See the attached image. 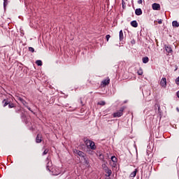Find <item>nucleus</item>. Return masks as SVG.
Instances as JSON below:
<instances>
[{
	"label": "nucleus",
	"instance_id": "27",
	"mask_svg": "<svg viewBox=\"0 0 179 179\" xmlns=\"http://www.w3.org/2000/svg\"><path fill=\"white\" fill-rule=\"evenodd\" d=\"M4 1H3V6H4V8L6 6V5H7V2H8V0H3Z\"/></svg>",
	"mask_w": 179,
	"mask_h": 179
},
{
	"label": "nucleus",
	"instance_id": "33",
	"mask_svg": "<svg viewBox=\"0 0 179 179\" xmlns=\"http://www.w3.org/2000/svg\"><path fill=\"white\" fill-rule=\"evenodd\" d=\"M177 97L179 99V90L176 93Z\"/></svg>",
	"mask_w": 179,
	"mask_h": 179
},
{
	"label": "nucleus",
	"instance_id": "23",
	"mask_svg": "<svg viewBox=\"0 0 179 179\" xmlns=\"http://www.w3.org/2000/svg\"><path fill=\"white\" fill-rule=\"evenodd\" d=\"M3 103H4L3 107H6V106L9 104V103H8V101H6V100H4Z\"/></svg>",
	"mask_w": 179,
	"mask_h": 179
},
{
	"label": "nucleus",
	"instance_id": "7",
	"mask_svg": "<svg viewBox=\"0 0 179 179\" xmlns=\"http://www.w3.org/2000/svg\"><path fill=\"white\" fill-rule=\"evenodd\" d=\"M105 173H106L107 175L106 177H110L111 176V174L113 173V172L111 171V170L108 168H107L106 169H104Z\"/></svg>",
	"mask_w": 179,
	"mask_h": 179
},
{
	"label": "nucleus",
	"instance_id": "29",
	"mask_svg": "<svg viewBox=\"0 0 179 179\" xmlns=\"http://www.w3.org/2000/svg\"><path fill=\"white\" fill-rule=\"evenodd\" d=\"M110 37H111L110 35H106V38L107 41H108V40H110Z\"/></svg>",
	"mask_w": 179,
	"mask_h": 179
},
{
	"label": "nucleus",
	"instance_id": "2",
	"mask_svg": "<svg viewBox=\"0 0 179 179\" xmlns=\"http://www.w3.org/2000/svg\"><path fill=\"white\" fill-rule=\"evenodd\" d=\"M73 152L78 155V156H80V157H83L84 160H85V163H87V161L86 160V158H85L86 155L85 154V152L79 150H74Z\"/></svg>",
	"mask_w": 179,
	"mask_h": 179
},
{
	"label": "nucleus",
	"instance_id": "16",
	"mask_svg": "<svg viewBox=\"0 0 179 179\" xmlns=\"http://www.w3.org/2000/svg\"><path fill=\"white\" fill-rule=\"evenodd\" d=\"M173 27H179V23L177 21H173L172 22Z\"/></svg>",
	"mask_w": 179,
	"mask_h": 179
},
{
	"label": "nucleus",
	"instance_id": "24",
	"mask_svg": "<svg viewBox=\"0 0 179 179\" xmlns=\"http://www.w3.org/2000/svg\"><path fill=\"white\" fill-rule=\"evenodd\" d=\"M137 73L138 75L141 76V75H143V71H142V70H139Z\"/></svg>",
	"mask_w": 179,
	"mask_h": 179
},
{
	"label": "nucleus",
	"instance_id": "22",
	"mask_svg": "<svg viewBox=\"0 0 179 179\" xmlns=\"http://www.w3.org/2000/svg\"><path fill=\"white\" fill-rule=\"evenodd\" d=\"M102 168H103V170H106V169H108V166H107V165L106 164H103Z\"/></svg>",
	"mask_w": 179,
	"mask_h": 179
},
{
	"label": "nucleus",
	"instance_id": "8",
	"mask_svg": "<svg viewBox=\"0 0 179 179\" xmlns=\"http://www.w3.org/2000/svg\"><path fill=\"white\" fill-rule=\"evenodd\" d=\"M110 83V78H107L106 80H103L101 82V85H103V86H107V85H108Z\"/></svg>",
	"mask_w": 179,
	"mask_h": 179
},
{
	"label": "nucleus",
	"instance_id": "26",
	"mask_svg": "<svg viewBox=\"0 0 179 179\" xmlns=\"http://www.w3.org/2000/svg\"><path fill=\"white\" fill-rule=\"evenodd\" d=\"M29 51H30L31 52H34V49L32 47H29Z\"/></svg>",
	"mask_w": 179,
	"mask_h": 179
},
{
	"label": "nucleus",
	"instance_id": "11",
	"mask_svg": "<svg viewBox=\"0 0 179 179\" xmlns=\"http://www.w3.org/2000/svg\"><path fill=\"white\" fill-rule=\"evenodd\" d=\"M119 37H120V41H122L124 40V32H122V30L120 31Z\"/></svg>",
	"mask_w": 179,
	"mask_h": 179
},
{
	"label": "nucleus",
	"instance_id": "1",
	"mask_svg": "<svg viewBox=\"0 0 179 179\" xmlns=\"http://www.w3.org/2000/svg\"><path fill=\"white\" fill-rule=\"evenodd\" d=\"M85 145H87L88 149H92V150H95L96 149V145L94 144V142L90 140H87L85 141Z\"/></svg>",
	"mask_w": 179,
	"mask_h": 179
},
{
	"label": "nucleus",
	"instance_id": "3",
	"mask_svg": "<svg viewBox=\"0 0 179 179\" xmlns=\"http://www.w3.org/2000/svg\"><path fill=\"white\" fill-rule=\"evenodd\" d=\"M122 113H124V108H121L119 111L113 113L114 118H119V117L122 115Z\"/></svg>",
	"mask_w": 179,
	"mask_h": 179
},
{
	"label": "nucleus",
	"instance_id": "17",
	"mask_svg": "<svg viewBox=\"0 0 179 179\" xmlns=\"http://www.w3.org/2000/svg\"><path fill=\"white\" fill-rule=\"evenodd\" d=\"M149 62V57H145L143 58V63L148 64Z\"/></svg>",
	"mask_w": 179,
	"mask_h": 179
},
{
	"label": "nucleus",
	"instance_id": "21",
	"mask_svg": "<svg viewBox=\"0 0 179 179\" xmlns=\"http://www.w3.org/2000/svg\"><path fill=\"white\" fill-rule=\"evenodd\" d=\"M47 153H48V149H45L43 152V156H45V155H47Z\"/></svg>",
	"mask_w": 179,
	"mask_h": 179
},
{
	"label": "nucleus",
	"instance_id": "18",
	"mask_svg": "<svg viewBox=\"0 0 179 179\" xmlns=\"http://www.w3.org/2000/svg\"><path fill=\"white\" fill-rule=\"evenodd\" d=\"M36 64L38 65V66H41L43 65V62H41V60H37Z\"/></svg>",
	"mask_w": 179,
	"mask_h": 179
},
{
	"label": "nucleus",
	"instance_id": "10",
	"mask_svg": "<svg viewBox=\"0 0 179 179\" xmlns=\"http://www.w3.org/2000/svg\"><path fill=\"white\" fill-rule=\"evenodd\" d=\"M135 13L137 16H141V15H142V9L136 8L135 10Z\"/></svg>",
	"mask_w": 179,
	"mask_h": 179
},
{
	"label": "nucleus",
	"instance_id": "31",
	"mask_svg": "<svg viewBox=\"0 0 179 179\" xmlns=\"http://www.w3.org/2000/svg\"><path fill=\"white\" fill-rule=\"evenodd\" d=\"M158 23H159V24H162L163 23V20H158Z\"/></svg>",
	"mask_w": 179,
	"mask_h": 179
},
{
	"label": "nucleus",
	"instance_id": "4",
	"mask_svg": "<svg viewBox=\"0 0 179 179\" xmlns=\"http://www.w3.org/2000/svg\"><path fill=\"white\" fill-rule=\"evenodd\" d=\"M159 85L160 86H162V87H164V89H166V87H167V79L166 78H162L161 79Z\"/></svg>",
	"mask_w": 179,
	"mask_h": 179
},
{
	"label": "nucleus",
	"instance_id": "5",
	"mask_svg": "<svg viewBox=\"0 0 179 179\" xmlns=\"http://www.w3.org/2000/svg\"><path fill=\"white\" fill-rule=\"evenodd\" d=\"M152 8L153 10H160V4L157 3H154L152 5Z\"/></svg>",
	"mask_w": 179,
	"mask_h": 179
},
{
	"label": "nucleus",
	"instance_id": "30",
	"mask_svg": "<svg viewBox=\"0 0 179 179\" xmlns=\"http://www.w3.org/2000/svg\"><path fill=\"white\" fill-rule=\"evenodd\" d=\"M25 107H27V108L29 111H31V113H33V110H31V108H30V107H29L27 105Z\"/></svg>",
	"mask_w": 179,
	"mask_h": 179
},
{
	"label": "nucleus",
	"instance_id": "25",
	"mask_svg": "<svg viewBox=\"0 0 179 179\" xmlns=\"http://www.w3.org/2000/svg\"><path fill=\"white\" fill-rule=\"evenodd\" d=\"M8 107L9 108H13V107H15V105L13 103H9Z\"/></svg>",
	"mask_w": 179,
	"mask_h": 179
},
{
	"label": "nucleus",
	"instance_id": "6",
	"mask_svg": "<svg viewBox=\"0 0 179 179\" xmlns=\"http://www.w3.org/2000/svg\"><path fill=\"white\" fill-rule=\"evenodd\" d=\"M164 48L168 54H173V49H171L170 45H165Z\"/></svg>",
	"mask_w": 179,
	"mask_h": 179
},
{
	"label": "nucleus",
	"instance_id": "13",
	"mask_svg": "<svg viewBox=\"0 0 179 179\" xmlns=\"http://www.w3.org/2000/svg\"><path fill=\"white\" fill-rule=\"evenodd\" d=\"M18 100L21 101L23 106H24L25 107L27 106V102L24 101V99H23L22 98H18Z\"/></svg>",
	"mask_w": 179,
	"mask_h": 179
},
{
	"label": "nucleus",
	"instance_id": "19",
	"mask_svg": "<svg viewBox=\"0 0 179 179\" xmlns=\"http://www.w3.org/2000/svg\"><path fill=\"white\" fill-rule=\"evenodd\" d=\"M137 171H138L135 169V171L130 174V177H136Z\"/></svg>",
	"mask_w": 179,
	"mask_h": 179
},
{
	"label": "nucleus",
	"instance_id": "14",
	"mask_svg": "<svg viewBox=\"0 0 179 179\" xmlns=\"http://www.w3.org/2000/svg\"><path fill=\"white\" fill-rule=\"evenodd\" d=\"M131 26H132V27H138V22H136V20H134L131 22Z\"/></svg>",
	"mask_w": 179,
	"mask_h": 179
},
{
	"label": "nucleus",
	"instance_id": "9",
	"mask_svg": "<svg viewBox=\"0 0 179 179\" xmlns=\"http://www.w3.org/2000/svg\"><path fill=\"white\" fill-rule=\"evenodd\" d=\"M111 161L113 163V167H115V166H117V157H115V156L111 157Z\"/></svg>",
	"mask_w": 179,
	"mask_h": 179
},
{
	"label": "nucleus",
	"instance_id": "28",
	"mask_svg": "<svg viewBox=\"0 0 179 179\" xmlns=\"http://www.w3.org/2000/svg\"><path fill=\"white\" fill-rule=\"evenodd\" d=\"M176 83L179 85V77L176 79Z\"/></svg>",
	"mask_w": 179,
	"mask_h": 179
},
{
	"label": "nucleus",
	"instance_id": "32",
	"mask_svg": "<svg viewBox=\"0 0 179 179\" xmlns=\"http://www.w3.org/2000/svg\"><path fill=\"white\" fill-rule=\"evenodd\" d=\"M99 157L101 159H104V156L103 155V154L99 155Z\"/></svg>",
	"mask_w": 179,
	"mask_h": 179
},
{
	"label": "nucleus",
	"instance_id": "12",
	"mask_svg": "<svg viewBox=\"0 0 179 179\" xmlns=\"http://www.w3.org/2000/svg\"><path fill=\"white\" fill-rule=\"evenodd\" d=\"M46 161L48 162L46 169L47 170H48V171H51V170L50 169V158L48 157H47Z\"/></svg>",
	"mask_w": 179,
	"mask_h": 179
},
{
	"label": "nucleus",
	"instance_id": "20",
	"mask_svg": "<svg viewBox=\"0 0 179 179\" xmlns=\"http://www.w3.org/2000/svg\"><path fill=\"white\" fill-rule=\"evenodd\" d=\"M98 104H99V106H106V101H101L98 102Z\"/></svg>",
	"mask_w": 179,
	"mask_h": 179
},
{
	"label": "nucleus",
	"instance_id": "34",
	"mask_svg": "<svg viewBox=\"0 0 179 179\" xmlns=\"http://www.w3.org/2000/svg\"><path fill=\"white\" fill-rule=\"evenodd\" d=\"M138 3H139V4L142 3V0H138Z\"/></svg>",
	"mask_w": 179,
	"mask_h": 179
},
{
	"label": "nucleus",
	"instance_id": "15",
	"mask_svg": "<svg viewBox=\"0 0 179 179\" xmlns=\"http://www.w3.org/2000/svg\"><path fill=\"white\" fill-rule=\"evenodd\" d=\"M36 143H41V136H40L39 134L36 136Z\"/></svg>",
	"mask_w": 179,
	"mask_h": 179
}]
</instances>
